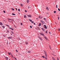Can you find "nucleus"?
Masks as SVG:
<instances>
[{
	"label": "nucleus",
	"instance_id": "nucleus-1",
	"mask_svg": "<svg viewBox=\"0 0 60 60\" xmlns=\"http://www.w3.org/2000/svg\"><path fill=\"white\" fill-rule=\"evenodd\" d=\"M44 27L45 28V29H47V26L46 25H44Z\"/></svg>",
	"mask_w": 60,
	"mask_h": 60
},
{
	"label": "nucleus",
	"instance_id": "nucleus-2",
	"mask_svg": "<svg viewBox=\"0 0 60 60\" xmlns=\"http://www.w3.org/2000/svg\"><path fill=\"white\" fill-rule=\"evenodd\" d=\"M8 57H7V56H6V57H5V59L6 60H8Z\"/></svg>",
	"mask_w": 60,
	"mask_h": 60
},
{
	"label": "nucleus",
	"instance_id": "nucleus-3",
	"mask_svg": "<svg viewBox=\"0 0 60 60\" xmlns=\"http://www.w3.org/2000/svg\"><path fill=\"white\" fill-rule=\"evenodd\" d=\"M38 38H40V40L42 41V38H41L39 36H38Z\"/></svg>",
	"mask_w": 60,
	"mask_h": 60
},
{
	"label": "nucleus",
	"instance_id": "nucleus-4",
	"mask_svg": "<svg viewBox=\"0 0 60 60\" xmlns=\"http://www.w3.org/2000/svg\"><path fill=\"white\" fill-rule=\"evenodd\" d=\"M40 34L41 35H42L43 36H45V35H44V34H43L42 33H40Z\"/></svg>",
	"mask_w": 60,
	"mask_h": 60
},
{
	"label": "nucleus",
	"instance_id": "nucleus-5",
	"mask_svg": "<svg viewBox=\"0 0 60 60\" xmlns=\"http://www.w3.org/2000/svg\"><path fill=\"white\" fill-rule=\"evenodd\" d=\"M8 39H11L12 38V37H9L8 38Z\"/></svg>",
	"mask_w": 60,
	"mask_h": 60
},
{
	"label": "nucleus",
	"instance_id": "nucleus-6",
	"mask_svg": "<svg viewBox=\"0 0 60 60\" xmlns=\"http://www.w3.org/2000/svg\"><path fill=\"white\" fill-rule=\"evenodd\" d=\"M44 51V52H45V56H46V57H47V53H46L45 51Z\"/></svg>",
	"mask_w": 60,
	"mask_h": 60
},
{
	"label": "nucleus",
	"instance_id": "nucleus-7",
	"mask_svg": "<svg viewBox=\"0 0 60 60\" xmlns=\"http://www.w3.org/2000/svg\"><path fill=\"white\" fill-rule=\"evenodd\" d=\"M0 25H1V26H3V25L2 22H0Z\"/></svg>",
	"mask_w": 60,
	"mask_h": 60
},
{
	"label": "nucleus",
	"instance_id": "nucleus-8",
	"mask_svg": "<svg viewBox=\"0 0 60 60\" xmlns=\"http://www.w3.org/2000/svg\"><path fill=\"white\" fill-rule=\"evenodd\" d=\"M27 16H28V17H31V16L30 15H28Z\"/></svg>",
	"mask_w": 60,
	"mask_h": 60
},
{
	"label": "nucleus",
	"instance_id": "nucleus-9",
	"mask_svg": "<svg viewBox=\"0 0 60 60\" xmlns=\"http://www.w3.org/2000/svg\"><path fill=\"white\" fill-rule=\"evenodd\" d=\"M52 59L53 60H56V59L54 57H52Z\"/></svg>",
	"mask_w": 60,
	"mask_h": 60
},
{
	"label": "nucleus",
	"instance_id": "nucleus-10",
	"mask_svg": "<svg viewBox=\"0 0 60 60\" xmlns=\"http://www.w3.org/2000/svg\"><path fill=\"white\" fill-rule=\"evenodd\" d=\"M25 44H28L29 43L27 42L26 41L25 42Z\"/></svg>",
	"mask_w": 60,
	"mask_h": 60
},
{
	"label": "nucleus",
	"instance_id": "nucleus-11",
	"mask_svg": "<svg viewBox=\"0 0 60 60\" xmlns=\"http://www.w3.org/2000/svg\"><path fill=\"white\" fill-rule=\"evenodd\" d=\"M46 9L47 10H49V8H48V7H46Z\"/></svg>",
	"mask_w": 60,
	"mask_h": 60
},
{
	"label": "nucleus",
	"instance_id": "nucleus-12",
	"mask_svg": "<svg viewBox=\"0 0 60 60\" xmlns=\"http://www.w3.org/2000/svg\"><path fill=\"white\" fill-rule=\"evenodd\" d=\"M28 52L30 53L31 52V51H28Z\"/></svg>",
	"mask_w": 60,
	"mask_h": 60
},
{
	"label": "nucleus",
	"instance_id": "nucleus-13",
	"mask_svg": "<svg viewBox=\"0 0 60 60\" xmlns=\"http://www.w3.org/2000/svg\"><path fill=\"white\" fill-rule=\"evenodd\" d=\"M29 20L30 21V22H32V20H31L30 19H29Z\"/></svg>",
	"mask_w": 60,
	"mask_h": 60
},
{
	"label": "nucleus",
	"instance_id": "nucleus-14",
	"mask_svg": "<svg viewBox=\"0 0 60 60\" xmlns=\"http://www.w3.org/2000/svg\"><path fill=\"white\" fill-rule=\"evenodd\" d=\"M20 5L21 7H22L23 6V5L22 4H20Z\"/></svg>",
	"mask_w": 60,
	"mask_h": 60
},
{
	"label": "nucleus",
	"instance_id": "nucleus-15",
	"mask_svg": "<svg viewBox=\"0 0 60 60\" xmlns=\"http://www.w3.org/2000/svg\"><path fill=\"white\" fill-rule=\"evenodd\" d=\"M41 23H40L39 24V26H40L41 25Z\"/></svg>",
	"mask_w": 60,
	"mask_h": 60
},
{
	"label": "nucleus",
	"instance_id": "nucleus-16",
	"mask_svg": "<svg viewBox=\"0 0 60 60\" xmlns=\"http://www.w3.org/2000/svg\"><path fill=\"white\" fill-rule=\"evenodd\" d=\"M44 38H45V39H46V40H47V38L46 37H44Z\"/></svg>",
	"mask_w": 60,
	"mask_h": 60
},
{
	"label": "nucleus",
	"instance_id": "nucleus-17",
	"mask_svg": "<svg viewBox=\"0 0 60 60\" xmlns=\"http://www.w3.org/2000/svg\"><path fill=\"white\" fill-rule=\"evenodd\" d=\"M41 29H42V30H43V31H44L45 30H44V29H43V28H41Z\"/></svg>",
	"mask_w": 60,
	"mask_h": 60
},
{
	"label": "nucleus",
	"instance_id": "nucleus-18",
	"mask_svg": "<svg viewBox=\"0 0 60 60\" xmlns=\"http://www.w3.org/2000/svg\"><path fill=\"white\" fill-rule=\"evenodd\" d=\"M2 27H3V28H5V27L4 26H2Z\"/></svg>",
	"mask_w": 60,
	"mask_h": 60
},
{
	"label": "nucleus",
	"instance_id": "nucleus-19",
	"mask_svg": "<svg viewBox=\"0 0 60 60\" xmlns=\"http://www.w3.org/2000/svg\"><path fill=\"white\" fill-rule=\"evenodd\" d=\"M8 20H11V19H10L9 18H8Z\"/></svg>",
	"mask_w": 60,
	"mask_h": 60
},
{
	"label": "nucleus",
	"instance_id": "nucleus-20",
	"mask_svg": "<svg viewBox=\"0 0 60 60\" xmlns=\"http://www.w3.org/2000/svg\"><path fill=\"white\" fill-rule=\"evenodd\" d=\"M58 5H56V7L57 8H58V7H57Z\"/></svg>",
	"mask_w": 60,
	"mask_h": 60
},
{
	"label": "nucleus",
	"instance_id": "nucleus-21",
	"mask_svg": "<svg viewBox=\"0 0 60 60\" xmlns=\"http://www.w3.org/2000/svg\"><path fill=\"white\" fill-rule=\"evenodd\" d=\"M11 10H12L13 11L14 10V9L13 8H11Z\"/></svg>",
	"mask_w": 60,
	"mask_h": 60
},
{
	"label": "nucleus",
	"instance_id": "nucleus-22",
	"mask_svg": "<svg viewBox=\"0 0 60 60\" xmlns=\"http://www.w3.org/2000/svg\"><path fill=\"white\" fill-rule=\"evenodd\" d=\"M7 32H8V33H9V30H7Z\"/></svg>",
	"mask_w": 60,
	"mask_h": 60
},
{
	"label": "nucleus",
	"instance_id": "nucleus-23",
	"mask_svg": "<svg viewBox=\"0 0 60 60\" xmlns=\"http://www.w3.org/2000/svg\"><path fill=\"white\" fill-rule=\"evenodd\" d=\"M44 20H45L46 21V18H44Z\"/></svg>",
	"mask_w": 60,
	"mask_h": 60
},
{
	"label": "nucleus",
	"instance_id": "nucleus-24",
	"mask_svg": "<svg viewBox=\"0 0 60 60\" xmlns=\"http://www.w3.org/2000/svg\"><path fill=\"white\" fill-rule=\"evenodd\" d=\"M29 0H27V2L28 3H29Z\"/></svg>",
	"mask_w": 60,
	"mask_h": 60
},
{
	"label": "nucleus",
	"instance_id": "nucleus-25",
	"mask_svg": "<svg viewBox=\"0 0 60 60\" xmlns=\"http://www.w3.org/2000/svg\"><path fill=\"white\" fill-rule=\"evenodd\" d=\"M11 33L13 34V31H11Z\"/></svg>",
	"mask_w": 60,
	"mask_h": 60
},
{
	"label": "nucleus",
	"instance_id": "nucleus-26",
	"mask_svg": "<svg viewBox=\"0 0 60 60\" xmlns=\"http://www.w3.org/2000/svg\"><path fill=\"white\" fill-rule=\"evenodd\" d=\"M26 15H24V17L26 18Z\"/></svg>",
	"mask_w": 60,
	"mask_h": 60
},
{
	"label": "nucleus",
	"instance_id": "nucleus-27",
	"mask_svg": "<svg viewBox=\"0 0 60 60\" xmlns=\"http://www.w3.org/2000/svg\"><path fill=\"white\" fill-rule=\"evenodd\" d=\"M12 15H15V14L14 13H12Z\"/></svg>",
	"mask_w": 60,
	"mask_h": 60
},
{
	"label": "nucleus",
	"instance_id": "nucleus-28",
	"mask_svg": "<svg viewBox=\"0 0 60 60\" xmlns=\"http://www.w3.org/2000/svg\"><path fill=\"white\" fill-rule=\"evenodd\" d=\"M41 22H44V21H43V20H41Z\"/></svg>",
	"mask_w": 60,
	"mask_h": 60
},
{
	"label": "nucleus",
	"instance_id": "nucleus-29",
	"mask_svg": "<svg viewBox=\"0 0 60 60\" xmlns=\"http://www.w3.org/2000/svg\"><path fill=\"white\" fill-rule=\"evenodd\" d=\"M6 26H8V27H9V26L8 25L6 24Z\"/></svg>",
	"mask_w": 60,
	"mask_h": 60
},
{
	"label": "nucleus",
	"instance_id": "nucleus-30",
	"mask_svg": "<svg viewBox=\"0 0 60 60\" xmlns=\"http://www.w3.org/2000/svg\"><path fill=\"white\" fill-rule=\"evenodd\" d=\"M41 57H43V58H45V56H41Z\"/></svg>",
	"mask_w": 60,
	"mask_h": 60
},
{
	"label": "nucleus",
	"instance_id": "nucleus-31",
	"mask_svg": "<svg viewBox=\"0 0 60 60\" xmlns=\"http://www.w3.org/2000/svg\"><path fill=\"white\" fill-rule=\"evenodd\" d=\"M20 24H21V25H22V23H20Z\"/></svg>",
	"mask_w": 60,
	"mask_h": 60
},
{
	"label": "nucleus",
	"instance_id": "nucleus-32",
	"mask_svg": "<svg viewBox=\"0 0 60 60\" xmlns=\"http://www.w3.org/2000/svg\"><path fill=\"white\" fill-rule=\"evenodd\" d=\"M58 11H60V9L59 8H58Z\"/></svg>",
	"mask_w": 60,
	"mask_h": 60
},
{
	"label": "nucleus",
	"instance_id": "nucleus-33",
	"mask_svg": "<svg viewBox=\"0 0 60 60\" xmlns=\"http://www.w3.org/2000/svg\"><path fill=\"white\" fill-rule=\"evenodd\" d=\"M41 23H42L43 24H44L45 23V22H41Z\"/></svg>",
	"mask_w": 60,
	"mask_h": 60
},
{
	"label": "nucleus",
	"instance_id": "nucleus-34",
	"mask_svg": "<svg viewBox=\"0 0 60 60\" xmlns=\"http://www.w3.org/2000/svg\"><path fill=\"white\" fill-rule=\"evenodd\" d=\"M54 13H56V11H54Z\"/></svg>",
	"mask_w": 60,
	"mask_h": 60
},
{
	"label": "nucleus",
	"instance_id": "nucleus-35",
	"mask_svg": "<svg viewBox=\"0 0 60 60\" xmlns=\"http://www.w3.org/2000/svg\"><path fill=\"white\" fill-rule=\"evenodd\" d=\"M3 12L4 13H6V12H5V11H3Z\"/></svg>",
	"mask_w": 60,
	"mask_h": 60
},
{
	"label": "nucleus",
	"instance_id": "nucleus-36",
	"mask_svg": "<svg viewBox=\"0 0 60 60\" xmlns=\"http://www.w3.org/2000/svg\"><path fill=\"white\" fill-rule=\"evenodd\" d=\"M47 57H46L45 58V59L47 60V58H46Z\"/></svg>",
	"mask_w": 60,
	"mask_h": 60
},
{
	"label": "nucleus",
	"instance_id": "nucleus-37",
	"mask_svg": "<svg viewBox=\"0 0 60 60\" xmlns=\"http://www.w3.org/2000/svg\"><path fill=\"white\" fill-rule=\"evenodd\" d=\"M30 28H32V26H30Z\"/></svg>",
	"mask_w": 60,
	"mask_h": 60
},
{
	"label": "nucleus",
	"instance_id": "nucleus-38",
	"mask_svg": "<svg viewBox=\"0 0 60 60\" xmlns=\"http://www.w3.org/2000/svg\"><path fill=\"white\" fill-rule=\"evenodd\" d=\"M11 20V21H14V20L13 19H11V20Z\"/></svg>",
	"mask_w": 60,
	"mask_h": 60
},
{
	"label": "nucleus",
	"instance_id": "nucleus-39",
	"mask_svg": "<svg viewBox=\"0 0 60 60\" xmlns=\"http://www.w3.org/2000/svg\"><path fill=\"white\" fill-rule=\"evenodd\" d=\"M11 29V30H14V29Z\"/></svg>",
	"mask_w": 60,
	"mask_h": 60
},
{
	"label": "nucleus",
	"instance_id": "nucleus-40",
	"mask_svg": "<svg viewBox=\"0 0 60 60\" xmlns=\"http://www.w3.org/2000/svg\"><path fill=\"white\" fill-rule=\"evenodd\" d=\"M57 60H59V59L58 58V57L57 58Z\"/></svg>",
	"mask_w": 60,
	"mask_h": 60
},
{
	"label": "nucleus",
	"instance_id": "nucleus-41",
	"mask_svg": "<svg viewBox=\"0 0 60 60\" xmlns=\"http://www.w3.org/2000/svg\"><path fill=\"white\" fill-rule=\"evenodd\" d=\"M14 58L15 59V60H17V59H16V58L15 57H14Z\"/></svg>",
	"mask_w": 60,
	"mask_h": 60
},
{
	"label": "nucleus",
	"instance_id": "nucleus-42",
	"mask_svg": "<svg viewBox=\"0 0 60 60\" xmlns=\"http://www.w3.org/2000/svg\"><path fill=\"white\" fill-rule=\"evenodd\" d=\"M18 11H20V9H18Z\"/></svg>",
	"mask_w": 60,
	"mask_h": 60
},
{
	"label": "nucleus",
	"instance_id": "nucleus-43",
	"mask_svg": "<svg viewBox=\"0 0 60 60\" xmlns=\"http://www.w3.org/2000/svg\"><path fill=\"white\" fill-rule=\"evenodd\" d=\"M49 47L50 49H51V47L50 46H49Z\"/></svg>",
	"mask_w": 60,
	"mask_h": 60
},
{
	"label": "nucleus",
	"instance_id": "nucleus-44",
	"mask_svg": "<svg viewBox=\"0 0 60 60\" xmlns=\"http://www.w3.org/2000/svg\"><path fill=\"white\" fill-rule=\"evenodd\" d=\"M25 12H27V11L26 10H25Z\"/></svg>",
	"mask_w": 60,
	"mask_h": 60
},
{
	"label": "nucleus",
	"instance_id": "nucleus-45",
	"mask_svg": "<svg viewBox=\"0 0 60 60\" xmlns=\"http://www.w3.org/2000/svg\"><path fill=\"white\" fill-rule=\"evenodd\" d=\"M12 29V28H11L10 27L9 28V29Z\"/></svg>",
	"mask_w": 60,
	"mask_h": 60
},
{
	"label": "nucleus",
	"instance_id": "nucleus-46",
	"mask_svg": "<svg viewBox=\"0 0 60 60\" xmlns=\"http://www.w3.org/2000/svg\"><path fill=\"white\" fill-rule=\"evenodd\" d=\"M58 19L59 20V17H58Z\"/></svg>",
	"mask_w": 60,
	"mask_h": 60
},
{
	"label": "nucleus",
	"instance_id": "nucleus-47",
	"mask_svg": "<svg viewBox=\"0 0 60 60\" xmlns=\"http://www.w3.org/2000/svg\"><path fill=\"white\" fill-rule=\"evenodd\" d=\"M31 22V23H34V22Z\"/></svg>",
	"mask_w": 60,
	"mask_h": 60
},
{
	"label": "nucleus",
	"instance_id": "nucleus-48",
	"mask_svg": "<svg viewBox=\"0 0 60 60\" xmlns=\"http://www.w3.org/2000/svg\"><path fill=\"white\" fill-rule=\"evenodd\" d=\"M16 52H18V51L17 50H16Z\"/></svg>",
	"mask_w": 60,
	"mask_h": 60
},
{
	"label": "nucleus",
	"instance_id": "nucleus-49",
	"mask_svg": "<svg viewBox=\"0 0 60 60\" xmlns=\"http://www.w3.org/2000/svg\"><path fill=\"white\" fill-rule=\"evenodd\" d=\"M8 55H10V54L9 52L8 53Z\"/></svg>",
	"mask_w": 60,
	"mask_h": 60
},
{
	"label": "nucleus",
	"instance_id": "nucleus-50",
	"mask_svg": "<svg viewBox=\"0 0 60 60\" xmlns=\"http://www.w3.org/2000/svg\"><path fill=\"white\" fill-rule=\"evenodd\" d=\"M58 30L60 31V29H58Z\"/></svg>",
	"mask_w": 60,
	"mask_h": 60
},
{
	"label": "nucleus",
	"instance_id": "nucleus-51",
	"mask_svg": "<svg viewBox=\"0 0 60 60\" xmlns=\"http://www.w3.org/2000/svg\"><path fill=\"white\" fill-rule=\"evenodd\" d=\"M46 33H47V31H46L45 32Z\"/></svg>",
	"mask_w": 60,
	"mask_h": 60
},
{
	"label": "nucleus",
	"instance_id": "nucleus-52",
	"mask_svg": "<svg viewBox=\"0 0 60 60\" xmlns=\"http://www.w3.org/2000/svg\"><path fill=\"white\" fill-rule=\"evenodd\" d=\"M29 7H29V6L28 7V8H29Z\"/></svg>",
	"mask_w": 60,
	"mask_h": 60
},
{
	"label": "nucleus",
	"instance_id": "nucleus-53",
	"mask_svg": "<svg viewBox=\"0 0 60 60\" xmlns=\"http://www.w3.org/2000/svg\"><path fill=\"white\" fill-rule=\"evenodd\" d=\"M14 27H16V26H15V25H14Z\"/></svg>",
	"mask_w": 60,
	"mask_h": 60
},
{
	"label": "nucleus",
	"instance_id": "nucleus-54",
	"mask_svg": "<svg viewBox=\"0 0 60 60\" xmlns=\"http://www.w3.org/2000/svg\"><path fill=\"white\" fill-rule=\"evenodd\" d=\"M49 33L50 34H51V32H49Z\"/></svg>",
	"mask_w": 60,
	"mask_h": 60
},
{
	"label": "nucleus",
	"instance_id": "nucleus-55",
	"mask_svg": "<svg viewBox=\"0 0 60 60\" xmlns=\"http://www.w3.org/2000/svg\"><path fill=\"white\" fill-rule=\"evenodd\" d=\"M38 18H40V16H39L38 17Z\"/></svg>",
	"mask_w": 60,
	"mask_h": 60
},
{
	"label": "nucleus",
	"instance_id": "nucleus-56",
	"mask_svg": "<svg viewBox=\"0 0 60 60\" xmlns=\"http://www.w3.org/2000/svg\"><path fill=\"white\" fill-rule=\"evenodd\" d=\"M34 25H35V23H34Z\"/></svg>",
	"mask_w": 60,
	"mask_h": 60
},
{
	"label": "nucleus",
	"instance_id": "nucleus-57",
	"mask_svg": "<svg viewBox=\"0 0 60 60\" xmlns=\"http://www.w3.org/2000/svg\"><path fill=\"white\" fill-rule=\"evenodd\" d=\"M15 9H16V10L17 11V8H15Z\"/></svg>",
	"mask_w": 60,
	"mask_h": 60
},
{
	"label": "nucleus",
	"instance_id": "nucleus-58",
	"mask_svg": "<svg viewBox=\"0 0 60 60\" xmlns=\"http://www.w3.org/2000/svg\"><path fill=\"white\" fill-rule=\"evenodd\" d=\"M3 36H4V37H5V35H3Z\"/></svg>",
	"mask_w": 60,
	"mask_h": 60
},
{
	"label": "nucleus",
	"instance_id": "nucleus-59",
	"mask_svg": "<svg viewBox=\"0 0 60 60\" xmlns=\"http://www.w3.org/2000/svg\"><path fill=\"white\" fill-rule=\"evenodd\" d=\"M38 19V18H37V19Z\"/></svg>",
	"mask_w": 60,
	"mask_h": 60
},
{
	"label": "nucleus",
	"instance_id": "nucleus-60",
	"mask_svg": "<svg viewBox=\"0 0 60 60\" xmlns=\"http://www.w3.org/2000/svg\"><path fill=\"white\" fill-rule=\"evenodd\" d=\"M11 35H12V34H11Z\"/></svg>",
	"mask_w": 60,
	"mask_h": 60
},
{
	"label": "nucleus",
	"instance_id": "nucleus-61",
	"mask_svg": "<svg viewBox=\"0 0 60 60\" xmlns=\"http://www.w3.org/2000/svg\"><path fill=\"white\" fill-rule=\"evenodd\" d=\"M8 21L10 22V21Z\"/></svg>",
	"mask_w": 60,
	"mask_h": 60
},
{
	"label": "nucleus",
	"instance_id": "nucleus-62",
	"mask_svg": "<svg viewBox=\"0 0 60 60\" xmlns=\"http://www.w3.org/2000/svg\"><path fill=\"white\" fill-rule=\"evenodd\" d=\"M48 13H46V14H47Z\"/></svg>",
	"mask_w": 60,
	"mask_h": 60
},
{
	"label": "nucleus",
	"instance_id": "nucleus-63",
	"mask_svg": "<svg viewBox=\"0 0 60 60\" xmlns=\"http://www.w3.org/2000/svg\"><path fill=\"white\" fill-rule=\"evenodd\" d=\"M34 60H36L35 59Z\"/></svg>",
	"mask_w": 60,
	"mask_h": 60
},
{
	"label": "nucleus",
	"instance_id": "nucleus-64",
	"mask_svg": "<svg viewBox=\"0 0 60 60\" xmlns=\"http://www.w3.org/2000/svg\"><path fill=\"white\" fill-rule=\"evenodd\" d=\"M23 60H24L23 59Z\"/></svg>",
	"mask_w": 60,
	"mask_h": 60
}]
</instances>
